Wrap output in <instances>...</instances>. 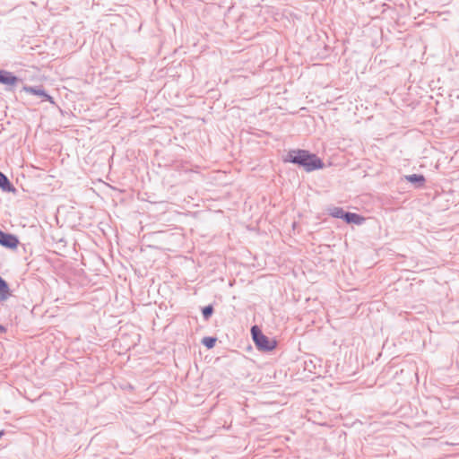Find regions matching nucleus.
<instances>
[{
  "mask_svg": "<svg viewBox=\"0 0 459 459\" xmlns=\"http://www.w3.org/2000/svg\"><path fill=\"white\" fill-rule=\"evenodd\" d=\"M284 161L303 167L307 172L324 168V162L316 154L301 149L289 151Z\"/></svg>",
  "mask_w": 459,
  "mask_h": 459,
  "instance_id": "f257e3e1",
  "label": "nucleus"
},
{
  "mask_svg": "<svg viewBox=\"0 0 459 459\" xmlns=\"http://www.w3.org/2000/svg\"><path fill=\"white\" fill-rule=\"evenodd\" d=\"M251 334L255 346L260 351H271L277 345L276 341L265 336L257 325L252 326Z\"/></svg>",
  "mask_w": 459,
  "mask_h": 459,
  "instance_id": "f03ea898",
  "label": "nucleus"
},
{
  "mask_svg": "<svg viewBox=\"0 0 459 459\" xmlns=\"http://www.w3.org/2000/svg\"><path fill=\"white\" fill-rule=\"evenodd\" d=\"M19 244V239L16 236L4 232L0 230V245L4 247L13 249Z\"/></svg>",
  "mask_w": 459,
  "mask_h": 459,
  "instance_id": "7ed1b4c3",
  "label": "nucleus"
},
{
  "mask_svg": "<svg viewBox=\"0 0 459 459\" xmlns=\"http://www.w3.org/2000/svg\"><path fill=\"white\" fill-rule=\"evenodd\" d=\"M23 91L28 93L37 95V96L42 98L43 101L46 100V101H49L50 103H54L53 98L50 95H48L41 86H39V87L24 86Z\"/></svg>",
  "mask_w": 459,
  "mask_h": 459,
  "instance_id": "20e7f679",
  "label": "nucleus"
},
{
  "mask_svg": "<svg viewBox=\"0 0 459 459\" xmlns=\"http://www.w3.org/2000/svg\"><path fill=\"white\" fill-rule=\"evenodd\" d=\"M21 80L12 72L0 69V83L7 86H14Z\"/></svg>",
  "mask_w": 459,
  "mask_h": 459,
  "instance_id": "39448f33",
  "label": "nucleus"
},
{
  "mask_svg": "<svg viewBox=\"0 0 459 459\" xmlns=\"http://www.w3.org/2000/svg\"><path fill=\"white\" fill-rule=\"evenodd\" d=\"M363 218L353 212H346L344 214L343 221L347 223H354V224H360L363 221Z\"/></svg>",
  "mask_w": 459,
  "mask_h": 459,
  "instance_id": "423d86ee",
  "label": "nucleus"
},
{
  "mask_svg": "<svg viewBox=\"0 0 459 459\" xmlns=\"http://www.w3.org/2000/svg\"><path fill=\"white\" fill-rule=\"evenodd\" d=\"M0 188L4 191H13L14 187L8 179V178L0 171Z\"/></svg>",
  "mask_w": 459,
  "mask_h": 459,
  "instance_id": "0eeeda50",
  "label": "nucleus"
},
{
  "mask_svg": "<svg viewBox=\"0 0 459 459\" xmlns=\"http://www.w3.org/2000/svg\"><path fill=\"white\" fill-rule=\"evenodd\" d=\"M9 286L7 282L0 276V300H4L8 297Z\"/></svg>",
  "mask_w": 459,
  "mask_h": 459,
  "instance_id": "6e6552de",
  "label": "nucleus"
},
{
  "mask_svg": "<svg viewBox=\"0 0 459 459\" xmlns=\"http://www.w3.org/2000/svg\"><path fill=\"white\" fill-rule=\"evenodd\" d=\"M406 180L408 182L413 183V184H420V186L423 185L425 182V178L423 175L420 174H411L405 177Z\"/></svg>",
  "mask_w": 459,
  "mask_h": 459,
  "instance_id": "1a4fd4ad",
  "label": "nucleus"
},
{
  "mask_svg": "<svg viewBox=\"0 0 459 459\" xmlns=\"http://www.w3.org/2000/svg\"><path fill=\"white\" fill-rule=\"evenodd\" d=\"M346 212L341 207H333L330 210V214L334 218L343 219Z\"/></svg>",
  "mask_w": 459,
  "mask_h": 459,
  "instance_id": "9d476101",
  "label": "nucleus"
},
{
  "mask_svg": "<svg viewBox=\"0 0 459 459\" xmlns=\"http://www.w3.org/2000/svg\"><path fill=\"white\" fill-rule=\"evenodd\" d=\"M213 307L212 305H208L202 309L203 316L204 320H208L212 315L213 314Z\"/></svg>",
  "mask_w": 459,
  "mask_h": 459,
  "instance_id": "9b49d317",
  "label": "nucleus"
},
{
  "mask_svg": "<svg viewBox=\"0 0 459 459\" xmlns=\"http://www.w3.org/2000/svg\"><path fill=\"white\" fill-rule=\"evenodd\" d=\"M217 339L214 337H204L202 340V343L208 349L214 347Z\"/></svg>",
  "mask_w": 459,
  "mask_h": 459,
  "instance_id": "f8f14e48",
  "label": "nucleus"
},
{
  "mask_svg": "<svg viewBox=\"0 0 459 459\" xmlns=\"http://www.w3.org/2000/svg\"><path fill=\"white\" fill-rule=\"evenodd\" d=\"M4 332H5V328L2 325H0V333H4Z\"/></svg>",
  "mask_w": 459,
  "mask_h": 459,
  "instance_id": "ddd939ff",
  "label": "nucleus"
},
{
  "mask_svg": "<svg viewBox=\"0 0 459 459\" xmlns=\"http://www.w3.org/2000/svg\"><path fill=\"white\" fill-rule=\"evenodd\" d=\"M4 432L0 431V437L3 436Z\"/></svg>",
  "mask_w": 459,
  "mask_h": 459,
  "instance_id": "4468645a",
  "label": "nucleus"
}]
</instances>
